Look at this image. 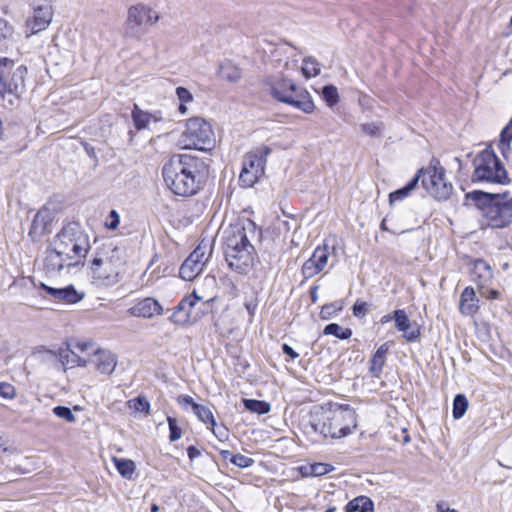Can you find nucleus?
Returning a JSON list of instances; mask_svg holds the SVG:
<instances>
[{"instance_id": "5fc2aeb1", "label": "nucleus", "mask_w": 512, "mask_h": 512, "mask_svg": "<svg viewBox=\"0 0 512 512\" xmlns=\"http://www.w3.org/2000/svg\"><path fill=\"white\" fill-rule=\"evenodd\" d=\"M177 402L179 405H181L183 407H186L188 405L191 406L193 411H194V405H198V403H196L191 396L186 395V394L179 395L177 398Z\"/></svg>"}, {"instance_id": "a19ab883", "label": "nucleus", "mask_w": 512, "mask_h": 512, "mask_svg": "<svg viewBox=\"0 0 512 512\" xmlns=\"http://www.w3.org/2000/svg\"><path fill=\"white\" fill-rule=\"evenodd\" d=\"M382 129H383V125L381 122H371V123H365V124L361 125L362 132L371 137L381 136Z\"/></svg>"}, {"instance_id": "0eeeda50", "label": "nucleus", "mask_w": 512, "mask_h": 512, "mask_svg": "<svg viewBox=\"0 0 512 512\" xmlns=\"http://www.w3.org/2000/svg\"><path fill=\"white\" fill-rule=\"evenodd\" d=\"M474 182L503 184L508 179L507 172L493 150L484 149L473 160Z\"/></svg>"}, {"instance_id": "473e14b6", "label": "nucleus", "mask_w": 512, "mask_h": 512, "mask_svg": "<svg viewBox=\"0 0 512 512\" xmlns=\"http://www.w3.org/2000/svg\"><path fill=\"white\" fill-rule=\"evenodd\" d=\"M113 460L118 473L126 479H132L135 471V463L132 460L124 458H114Z\"/></svg>"}, {"instance_id": "6e6552de", "label": "nucleus", "mask_w": 512, "mask_h": 512, "mask_svg": "<svg viewBox=\"0 0 512 512\" xmlns=\"http://www.w3.org/2000/svg\"><path fill=\"white\" fill-rule=\"evenodd\" d=\"M417 174L423 188L438 200H446L453 191V186L445 178V171L442 167L430 165L427 168H421Z\"/></svg>"}, {"instance_id": "6ab92c4d", "label": "nucleus", "mask_w": 512, "mask_h": 512, "mask_svg": "<svg viewBox=\"0 0 512 512\" xmlns=\"http://www.w3.org/2000/svg\"><path fill=\"white\" fill-rule=\"evenodd\" d=\"M52 220V211L46 206L42 207L34 216L31 224L29 235L32 237V239H40L48 231V227Z\"/></svg>"}, {"instance_id": "c03bdc74", "label": "nucleus", "mask_w": 512, "mask_h": 512, "mask_svg": "<svg viewBox=\"0 0 512 512\" xmlns=\"http://www.w3.org/2000/svg\"><path fill=\"white\" fill-rule=\"evenodd\" d=\"M229 461L239 468H248L253 465L254 460L248 456L237 453L229 458Z\"/></svg>"}, {"instance_id": "393cba45", "label": "nucleus", "mask_w": 512, "mask_h": 512, "mask_svg": "<svg viewBox=\"0 0 512 512\" xmlns=\"http://www.w3.org/2000/svg\"><path fill=\"white\" fill-rule=\"evenodd\" d=\"M479 309V300L476 297L474 288L466 287L460 297L459 311L466 316L474 315Z\"/></svg>"}, {"instance_id": "603ef678", "label": "nucleus", "mask_w": 512, "mask_h": 512, "mask_svg": "<svg viewBox=\"0 0 512 512\" xmlns=\"http://www.w3.org/2000/svg\"><path fill=\"white\" fill-rule=\"evenodd\" d=\"M133 407L136 411L148 412L150 409V403L142 396H138L133 400Z\"/></svg>"}, {"instance_id": "4468645a", "label": "nucleus", "mask_w": 512, "mask_h": 512, "mask_svg": "<svg viewBox=\"0 0 512 512\" xmlns=\"http://www.w3.org/2000/svg\"><path fill=\"white\" fill-rule=\"evenodd\" d=\"M158 20V13L144 4H137L128 9L127 27L133 35L138 33L142 26L153 25Z\"/></svg>"}, {"instance_id": "cd10ccee", "label": "nucleus", "mask_w": 512, "mask_h": 512, "mask_svg": "<svg viewBox=\"0 0 512 512\" xmlns=\"http://www.w3.org/2000/svg\"><path fill=\"white\" fill-rule=\"evenodd\" d=\"M389 343H383L374 353L370 360V373L374 377H380L382 373L383 366L386 361V354L389 351Z\"/></svg>"}, {"instance_id": "680f3d73", "label": "nucleus", "mask_w": 512, "mask_h": 512, "mask_svg": "<svg viewBox=\"0 0 512 512\" xmlns=\"http://www.w3.org/2000/svg\"><path fill=\"white\" fill-rule=\"evenodd\" d=\"M436 509L437 512H459L456 509L445 507L444 503H438Z\"/></svg>"}, {"instance_id": "864d4df0", "label": "nucleus", "mask_w": 512, "mask_h": 512, "mask_svg": "<svg viewBox=\"0 0 512 512\" xmlns=\"http://www.w3.org/2000/svg\"><path fill=\"white\" fill-rule=\"evenodd\" d=\"M353 314L358 318H363L367 314V303L357 300L353 305Z\"/></svg>"}, {"instance_id": "e2e57ef3", "label": "nucleus", "mask_w": 512, "mask_h": 512, "mask_svg": "<svg viewBox=\"0 0 512 512\" xmlns=\"http://www.w3.org/2000/svg\"><path fill=\"white\" fill-rule=\"evenodd\" d=\"M220 455H221L222 459L226 460V461H229V458H231L232 456H235V454H233L229 450H221Z\"/></svg>"}, {"instance_id": "4be33fe9", "label": "nucleus", "mask_w": 512, "mask_h": 512, "mask_svg": "<svg viewBox=\"0 0 512 512\" xmlns=\"http://www.w3.org/2000/svg\"><path fill=\"white\" fill-rule=\"evenodd\" d=\"M395 326L398 331L403 332V337L408 342L416 341L420 336V331L417 327H412L409 317L402 309L394 311Z\"/></svg>"}, {"instance_id": "7ed1b4c3", "label": "nucleus", "mask_w": 512, "mask_h": 512, "mask_svg": "<svg viewBox=\"0 0 512 512\" xmlns=\"http://www.w3.org/2000/svg\"><path fill=\"white\" fill-rule=\"evenodd\" d=\"M162 175L167 187L178 196L189 197L200 189L199 160L187 154H175L164 164Z\"/></svg>"}, {"instance_id": "8fccbe9b", "label": "nucleus", "mask_w": 512, "mask_h": 512, "mask_svg": "<svg viewBox=\"0 0 512 512\" xmlns=\"http://www.w3.org/2000/svg\"><path fill=\"white\" fill-rule=\"evenodd\" d=\"M175 92H176L177 98L179 99L180 102L190 103L194 99L192 93L185 87L179 86L176 88Z\"/></svg>"}, {"instance_id": "423d86ee", "label": "nucleus", "mask_w": 512, "mask_h": 512, "mask_svg": "<svg viewBox=\"0 0 512 512\" xmlns=\"http://www.w3.org/2000/svg\"><path fill=\"white\" fill-rule=\"evenodd\" d=\"M179 144L183 149L206 151L215 146V134L211 124L201 117L187 120Z\"/></svg>"}, {"instance_id": "f03ea898", "label": "nucleus", "mask_w": 512, "mask_h": 512, "mask_svg": "<svg viewBox=\"0 0 512 512\" xmlns=\"http://www.w3.org/2000/svg\"><path fill=\"white\" fill-rule=\"evenodd\" d=\"M357 428V414L349 405H334L311 413L305 432L314 441L337 440L352 434Z\"/></svg>"}, {"instance_id": "4d7b16f0", "label": "nucleus", "mask_w": 512, "mask_h": 512, "mask_svg": "<svg viewBox=\"0 0 512 512\" xmlns=\"http://www.w3.org/2000/svg\"><path fill=\"white\" fill-rule=\"evenodd\" d=\"M282 351L285 355L289 356L292 360L299 357V354L288 344L282 345Z\"/></svg>"}, {"instance_id": "ddd939ff", "label": "nucleus", "mask_w": 512, "mask_h": 512, "mask_svg": "<svg viewBox=\"0 0 512 512\" xmlns=\"http://www.w3.org/2000/svg\"><path fill=\"white\" fill-rule=\"evenodd\" d=\"M334 247H329L327 243L318 246L313 251L311 257L307 259L301 268V273L305 279H311L323 272L328 265L331 251Z\"/></svg>"}, {"instance_id": "2eb2a0df", "label": "nucleus", "mask_w": 512, "mask_h": 512, "mask_svg": "<svg viewBox=\"0 0 512 512\" xmlns=\"http://www.w3.org/2000/svg\"><path fill=\"white\" fill-rule=\"evenodd\" d=\"M228 267L238 274H247L254 267L256 260L255 248H244L242 250H231L224 253Z\"/></svg>"}, {"instance_id": "9d476101", "label": "nucleus", "mask_w": 512, "mask_h": 512, "mask_svg": "<svg viewBox=\"0 0 512 512\" xmlns=\"http://www.w3.org/2000/svg\"><path fill=\"white\" fill-rule=\"evenodd\" d=\"M271 153L267 146L262 147L258 153H247L243 158L239 183L242 187H252L264 174L266 157Z\"/></svg>"}, {"instance_id": "72a5a7b5", "label": "nucleus", "mask_w": 512, "mask_h": 512, "mask_svg": "<svg viewBox=\"0 0 512 512\" xmlns=\"http://www.w3.org/2000/svg\"><path fill=\"white\" fill-rule=\"evenodd\" d=\"M243 405L246 410L263 415L270 412V404L263 400H256V399H243Z\"/></svg>"}, {"instance_id": "7c9ffc66", "label": "nucleus", "mask_w": 512, "mask_h": 512, "mask_svg": "<svg viewBox=\"0 0 512 512\" xmlns=\"http://www.w3.org/2000/svg\"><path fill=\"white\" fill-rule=\"evenodd\" d=\"M420 180V174H415V176L402 188L397 189L396 191L390 193L389 202L393 204L394 202L401 201L406 198L412 190L418 185Z\"/></svg>"}, {"instance_id": "774afa93", "label": "nucleus", "mask_w": 512, "mask_h": 512, "mask_svg": "<svg viewBox=\"0 0 512 512\" xmlns=\"http://www.w3.org/2000/svg\"><path fill=\"white\" fill-rule=\"evenodd\" d=\"M380 229H381L382 231H388V230H389V229H388V227L386 226V219H383V220L381 221V223H380Z\"/></svg>"}, {"instance_id": "4c0bfd02", "label": "nucleus", "mask_w": 512, "mask_h": 512, "mask_svg": "<svg viewBox=\"0 0 512 512\" xmlns=\"http://www.w3.org/2000/svg\"><path fill=\"white\" fill-rule=\"evenodd\" d=\"M468 408V400L463 394H457L453 400L452 414L454 419H460L464 416Z\"/></svg>"}, {"instance_id": "bf43d9fd", "label": "nucleus", "mask_w": 512, "mask_h": 512, "mask_svg": "<svg viewBox=\"0 0 512 512\" xmlns=\"http://www.w3.org/2000/svg\"><path fill=\"white\" fill-rule=\"evenodd\" d=\"M502 137L505 139H512V118L509 123L501 131Z\"/></svg>"}, {"instance_id": "1a4fd4ad", "label": "nucleus", "mask_w": 512, "mask_h": 512, "mask_svg": "<svg viewBox=\"0 0 512 512\" xmlns=\"http://www.w3.org/2000/svg\"><path fill=\"white\" fill-rule=\"evenodd\" d=\"M256 233V225L253 221L246 219L230 224L224 231L223 251L242 250L244 248H254L250 242V237Z\"/></svg>"}, {"instance_id": "dca6fc26", "label": "nucleus", "mask_w": 512, "mask_h": 512, "mask_svg": "<svg viewBox=\"0 0 512 512\" xmlns=\"http://www.w3.org/2000/svg\"><path fill=\"white\" fill-rule=\"evenodd\" d=\"M201 300L202 298L199 297L195 291H193L189 296L184 297L175 307L172 315L170 316L171 322L181 326L195 323L197 321V316L193 315L192 310Z\"/></svg>"}, {"instance_id": "6e6d98bb", "label": "nucleus", "mask_w": 512, "mask_h": 512, "mask_svg": "<svg viewBox=\"0 0 512 512\" xmlns=\"http://www.w3.org/2000/svg\"><path fill=\"white\" fill-rule=\"evenodd\" d=\"M109 219H110V221L108 223H106V226L111 230L116 229L120 223V220H119V215L115 210H112L110 212Z\"/></svg>"}, {"instance_id": "0e129e2a", "label": "nucleus", "mask_w": 512, "mask_h": 512, "mask_svg": "<svg viewBox=\"0 0 512 512\" xmlns=\"http://www.w3.org/2000/svg\"><path fill=\"white\" fill-rule=\"evenodd\" d=\"M394 319V312L392 314H387L381 317L380 322L381 324H386Z\"/></svg>"}, {"instance_id": "aec40b11", "label": "nucleus", "mask_w": 512, "mask_h": 512, "mask_svg": "<svg viewBox=\"0 0 512 512\" xmlns=\"http://www.w3.org/2000/svg\"><path fill=\"white\" fill-rule=\"evenodd\" d=\"M44 359L46 361L55 362L60 364L61 366L71 365V366H85V361L78 357L73 351H71L68 347L59 349L58 351L45 350L44 351Z\"/></svg>"}, {"instance_id": "09e8293b", "label": "nucleus", "mask_w": 512, "mask_h": 512, "mask_svg": "<svg viewBox=\"0 0 512 512\" xmlns=\"http://www.w3.org/2000/svg\"><path fill=\"white\" fill-rule=\"evenodd\" d=\"M332 470V466L325 463H315L311 466V473L314 476H321L329 473Z\"/></svg>"}, {"instance_id": "20e7f679", "label": "nucleus", "mask_w": 512, "mask_h": 512, "mask_svg": "<svg viewBox=\"0 0 512 512\" xmlns=\"http://www.w3.org/2000/svg\"><path fill=\"white\" fill-rule=\"evenodd\" d=\"M123 265L121 250L112 242L97 247L87 263L92 283L98 287H111L118 283Z\"/></svg>"}, {"instance_id": "f704fd0d", "label": "nucleus", "mask_w": 512, "mask_h": 512, "mask_svg": "<svg viewBox=\"0 0 512 512\" xmlns=\"http://www.w3.org/2000/svg\"><path fill=\"white\" fill-rule=\"evenodd\" d=\"M324 335H333L338 339L346 340L352 336V330L350 328H343L337 323H330L324 327Z\"/></svg>"}, {"instance_id": "c756f323", "label": "nucleus", "mask_w": 512, "mask_h": 512, "mask_svg": "<svg viewBox=\"0 0 512 512\" xmlns=\"http://www.w3.org/2000/svg\"><path fill=\"white\" fill-rule=\"evenodd\" d=\"M218 75L221 79L235 83L241 79V70L230 61H225L220 64Z\"/></svg>"}, {"instance_id": "338daca9", "label": "nucleus", "mask_w": 512, "mask_h": 512, "mask_svg": "<svg viewBox=\"0 0 512 512\" xmlns=\"http://www.w3.org/2000/svg\"><path fill=\"white\" fill-rule=\"evenodd\" d=\"M178 111L180 114H185L187 112L186 103L180 102V105L178 107Z\"/></svg>"}, {"instance_id": "9b49d317", "label": "nucleus", "mask_w": 512, "mask_h": 512, "mask_svg": "<svg viewBox=\"0 0 512 512\" xmlns=\"http://www.w3.org/2000/svg\"><path fill=\"white\" fill-rule=\"evenodd\" d=\"M487 225L492 228H504L512 223V196L499 194L495 204L486 210Z\"/></svg>"}, {"instance_id": "79ce46f5", "label": "nucleus", "mask_w": 512, "mask_h": 512, "mask_svg": "<svg viewBox=\"0 0 512 512\" xmlns=\"http://www.w3.org/2000/svg\"><path fill=\"white\" fill-rule=\"evenodd\" d=\"M167 422L169 426V440L171 442L177 441L182 437V431L181 428L177 425L176 419L173 417L168 416Z\"/></svg>"}, {"instance_id": "a211bd4d", "label": "nucleus", "mask_w": 512, "mask_h": 512, "mask_svg": "<svg viewBox=\"0 0 512 512\" xmlns=\"http://www.w3.org/2000/svg\"><path fill=\"white\" fill-rule=\"evenodd\" d=\"M40 287L55 301L75 304L84 298V294L78 292L73 285H68L63 288L50 287L44 283H40Z\"/></svg>"}, {"instance_id": "e433bc0d", "label": "nucleus", "mask_w": 512, "mask_h": 512, "mask_svg": "<svg viewBox=\"0 0 512 512\" xmlns=\"http://www.w3.org/2000/svg\"><path fill=\"white\" fill-rule=\"evenodd\" d=\"M194 414L204 424L215 426V418L211 409L204 405H194Z\"/></svg>"}, {"instance_id": "58836bf2", "label": "nucleus", "mask_w": 512, "mask_h": 512, "mask_svg": "<svg viewBox=\"0 0 512 512\" xmlns=\"http://www.w3.org/2000/svg\"><path fill=\"white\" fill-rule=\"evenodd\" d=\"M322 97L328 106L332 107L339 101L338 90L333 85H326L322 88Z\"/></svg>"}, {"instance_id": "3c124183", "label": "nucleus", "mask_w": 512, "mask_h": 512, "mask_svg": "<svg viewBox=\"0 0 512 512\" xmlns=\"http://www.w3.org/2000/svg\"><path fill=\"white\" fill-rule=\"evenodd\" d=\"M12 26L4 19H0V46L12 34Z\"/></svg>"}, {"instance_id": "13d9d810", "label": "nucleus", "mask_w": 512, "mask_h": 512, "mask_svg": "<svg viewBox=\"0 0 512 512\" xmlns=\"http://www.w3.org/2000/svg\"><path fill=\"white\" fill-rule=\"evenodd\" d=\"M5 94H8L7 78L0 73V96H4Z\"/></svg>"}, {"instance_id": "a878e982", "label": "nucleus", "mask_w": 512, "mask_h": 512, "mask_svg": "<svg viewBox=\"0 0 512 512\" xmlns=\"http://www.w3.org/2000/svg\"><path fill=\"white\" fill-rule=\"evenodd\" d=\"M97 370L102 374H111L117 365L116 356L107 350H98L94 360Z\"/></svg>"}, {"instance_id": "bb28decb", "label": "nucleus", "mask_w": 512, "mask_h": 512, "mask_svg": "<svg viewBox=\"0 0 512 512\" xmlns=\"http://www.w3.org/2000/svg\"><path fill=\"white\" fill-rule=\"evenodd\" d=\"M27 73V68L24 66H19L13 72L10 79H7L8 84V94H12L15 96H19L25 87V75Z\"/></svg>"}, {"instance_id": "39448f33", "label": "nucleus", "mask_w": 512, "mask_h": 512, "mask_svg": "<svg viewBox=\"0 0 512 512\" xmlns=\"http://www.w3.org/2000/svg\"><path fill=\"white\" fill-rule=\"evenodd\" d=\"M271 95L280 102L289 104L304 113H312L315 105L310 94L282 74L268 77Z\"/></svg>"}, {"instance_id": "49530a36", "label": "nucleus", "mask_w": 512, "mask_h": 512, "mask_svg": "<svg viewBox=\"0 0 512 512\" xmlns=\"http://www.w3.org/2000/svg\"><path fill=\"white\" fill-rule=\"evenodd\" d=\"M210 428L218 440L226 441L228 439L229 430L225 425H217V423L215 422V426H210Z\"/></svg>"}, {"instance_id": "37998d69", "label": "nucleus", "mask_w": 512, "mask_h": 512, "mask_svg": "<svg viewBox=\"0 0 512 512\" xmlns=\"http://www.w3.org/2000/svg\"><path fill=\"white\" fill-rule=\"evenodd\" d=\"M341 309L342 306L338 305L337 303L326 304L321 308L320 317L323 320H328L337 314V312H339Z\"/></svg>"}, {"instance_id": "052dcab7", "label": "nucleus", "mask_w": 512, "mask_h": 512, "mask_svg": "<svg viewBox=\"0 0 512 512\" xmlns=\"http://www.w3.org/2000/svg\"><path fill=\"white\" fill-rule=\"evenodd\" d=\"M200 451L195 446H189L187 448V455L191 461L200 456Z\"/></svg>"}, {"instance_id": "f8f14e48", "label": "nucleus", "mask_w": 512, "mask_h": 512, "mask_svg": "<svg viewBox=\"0 0 512 512\" xmlns=\"http://www.w3.org/2000/svg\"><path fill=\"white\" fill-rule=\"evenodd\" d=\"M210 254L206 245H198L180 266V277L185 281L195 279L202 272Z\"/></svg>"}, {"instance_id": "69168bd1", "label": "nucleus", "mask_w": 512, "mask_h": 512, "mask_svg": "<svg viewBox=\"0 0 512 512\" xmlns=\"http://www.w3.org/2000/svg\"><path fill=\"white\" fill-rule=\"evenodd\" d=\"M317 290H318V286H314L311 288L310 296H311L312 302H316L318 299Z\"/></svg>"}, {"instance_id": "b1692460", "label": "nucleus", "mask_w": 512, "mask_h": 512, "mask_svg": "<svg viewBox=\"0 0 512 512\" xmlns=\"http://www.w3.org/2000/svg\"><path fill=\"white\" fill-rule=\"evenodd\" d=\"M131 116L137 130L148 129L151 123H157L162 120L161 112L149 113L143 111L137 105H134Z\"/></svg>"}, {"instance_id": "a18cd8bd", "label": "nucleus", "mask_w": 512, "mask_h": 512, "mask_svg": "<svg viewBox=\"0 0 512 512\" xmlns=\"http://www.w3.org/2000/svg\"><path fill=\"white\" fill-rule=\"evenodd\" d=\"M53 413L59 417L62 418L68 422H75L76 417L73 414L72 410L69 407L66 406H56L53 408Z\"/></svg>"}, {"instance_id": "de8ad7c7", "label": "nucleus", "mask_w": 512, "mask_h": 512, "mask_svg": "<svg viewBox=\"0 0 512 512\" xmlns=\"http://www.w3.org/2000/svg\"><path fill=\"white\" fill-rule=\"evenodd\" d=\"M0 396L4 399H13L16 396L14 386L7 382H0Z\"/></svg>"}, {"instance_id": "c9c22d12", "label": "nucleus", "mask_w": 512, "mask_h": 512, "mask_svg": "<svg viewBox=\"0 0 512 512\" xmlns=\"http://www.w3.org/2000/svg\"><path fill=\"white\" fill-rule=\"evenodd\" d=\"M302 73L306 78L316 77L320 74V64L314 57L303 59Z\"/></svg>"}, {"instance_id": "f257e3e1", "label": "nucleus", "mask_w": 512, "mask_h": 512, "mask_svg": "<svg viewBox=\"0 0 512 512\" xmlns=\"http://www.w3.org/2000/svg\"><path fill=\"white\" fill-rule=\"evenodd\" d=\"M90 248L89 235L81 224L68 222L50 242L44 261L45 269L49 273H61L64 269L84 265Z\"/></svg>"}, {"instance_id": "2f4dec72", "label": "nucleus", "mask_w": 512, "mask_h": 512, "mask_svg": "<svg viewBox=\"0 0 512 512\" xmlns=\"http://www.w3.org/2000/svg\"><path fill=\"white\" fill-rule=\"evenodd\" d=\"M473 275L474 280L478 278L479 285H484L491 279L492 272L486 261L478 259L474 263Z\"/></svg>"}, {"instance_id": "412c9836", "label": "nucleus", "mask_w": 512, "mask_h": 512, "mask_svg": "<svg viewBox=\"0 0 512 512\" xmlns=\"http://www.w3.org/2000/svg\"><path fill=\"white\" fill-rule=\"evenodd\" d=\"M128 312L134 317L152 318L155 315H161L163 308L156 299L147 297L132 306Z\"/></svg>"}, {"instance_id": "c85d7f7f", "label": "nucleus", "mask_w": 512, "mask_h": 512, "mask_svg": "<svg viewBox=\"0 0 512 512\" xmlns=\"http://www.w3.org/2000/svg\"><path fill=\"white\" fill-rule=\"evenodd\" d=\"M345 512H374V503L367 496H358L347 503Z\"/></svg>"}, {"instance_id": "f3484780", "label": "nucleus", "mask_w": 512, "mask_h": 512, "mask_svg": "<svg viewBox=\"0 0 512 512\" xmlns=\"http://www.w3.org/2000/svg\"><path fill=\"white\" fill-rule=\"evenodd\" d=\"M53 18L52 6L49 3L34 4L33 16L27 21L30 34H37L45 30Z\"/></svg>"}, {"instance_id": "ea45409f", "label": "nucleus", "mask_w": 512, "mask_h": 512, "mask_svg": "<svg viewBox=\"0 0 512 512\" xmlns=\"http://www.w3.org/2000/svg\"><path fill=\"white\" fill-rule=\"evenodd\" d=\"M512 139H505L500 134V141L498 147L505 160L512 165Z\"/></svg>"}, {"instance_id": "5701e85b", "label": "nucleus", "mask_w": 512, "mask_h": 512, "mask_svg": "<svg viewBox=\"0 0 512 512\" xmlns=\"http://www.w3.org/2000/svg\"><path fill=\"white\" fill-rule=\"evenodd\" d=\"M499 194L486 193L480 190L469 192L465 195V205H475L483 210V215L486 218V210L498 199Z\"/></svg>"}]
</instances>
